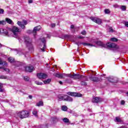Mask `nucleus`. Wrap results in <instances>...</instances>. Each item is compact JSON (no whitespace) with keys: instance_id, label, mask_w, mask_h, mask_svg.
Returning <instances> with one entry per match:
<instances>
[{"instance_id":"2f4dec72","label":"nucleus","mask_w":128,"mask_h":128,"mask_svg":"<svg viewBox=\"0 0 128 128\" xmlns=\"http://www.w3.org/2000/svg\"><path fill=\"white\" fill-rule=\"evenodd\" d=\"M8 78V77L4 75L0 76V79L1 80H6Z\"/></svg>"},{"instance_id":"6ab92c4d","label":"nucleus","mask_w":128,"mask_h":128,"mask_svg":"<svg viewBox=\"0 0 128 128\" xmlns=\"http://www.w3.org/2000/svg\"><path fill=\"white\" fill-rule=\"evenodd\" d=\"M2 33L4 34L5 36H8L9 38H10V36H12V34H10V32H8L6 30L3 29Z\"/></svg>"},{"instance_id":"4c0bfd02","label":"nucleus","mask_w":128,"mask_h":128,"mask_svg":"<svg viewBox=\"0 0 128 128\" xmlns=\"http://www.w3.org/2000/svg\"><path fill=\"white\" fill-rule=\"evenodd\" d=\"M34 82L36 84H38V86H42V82H40L38 81H35Z\"/></svg>"},{"instance_id":"393cba45","label":"nucleus","mask_w":128,"mask_h":128,"mask_svg":"<svg viewBox=\"0 0 128 128\" xmlns=\"http://www.w3.org/2000/svg\"><path fill=\"white\" fill-rule=\"evenodd\" d=\"M6 20L8 24H12V20L10 18H6Z\"/></svg>"},{"instance_id":"9b49d317","label":"nucleus","mask_w":128,"mask_h":128,"mask_svg":"<svg viewBox=\"0 0 128 128\" xmlns=\"http://www.w3.org/2000/svg\"><path fill=\"white\" fill-rule=\"evenodd\" d=\"M8 61H9V62L11 63L14 62V66H20V63L18 62H15L14 58L12 57L8 58Z\"/></svg>"},{"instance_id":"f3484780","label":"nucleus","mask_w":128,"mask_h":128,"mask_svg":"<svg viewBox=\"0 0 128 128\" xmlns=\"http://www.w3.org/2000/svg\"><path fill=\"white\" fill-rule=\"evenodd\" d=\"M84 77V76L80 75V74H73V78L74 80H81Z\"/></svg>"},{"instance_id":"f257e3e1","label":"nucleus","mask_w":128,"mask_h":128,"mask_svg":"<svg viewBox=\"0 0 128 128\" xmlns=\"http://www.w3.org/2000/svg\"><path fill=\"white\" fill-rule=\"evenodd\" d=\"M95 44L101 48H113L114 52H120V46L115 43L108 42L106 44L102 43L100 41H96Z\"/></svg>"},{"instance_id":"4d7b16f0","label":"nucleus","mask_w":128,"mask_h":128,"mask_svg":"<svg viewBox=\"0 0 128 128\" xmlns=\"http://www.w3.org/2000/svg\"><path fill=\"white\" fill-rule=\"evenodd\" d=\"M46 38H50V34H47V36Z\"/></svg>"},{"instance_id":"de8ad7c7","label":"nucleus","mask_w":128,"mask_h":128,"mask_svg":"<svg viewBox=\"0 0 128 128\" xmlns=\"http://www.w3.org/2000/svg\"><path fill=\"white\" fill-rule=\"evenodd\" d=\"M0 64H2V66H4V64H6L2 62V59L0 58Z\"/></svg>"},{"instance_id":"79ce46f5","label":"nucleus","mask_w":128,"mask_h":128,"mask_svg":"<svg viewBox=\"0 0 128 128\" xmlns=\"http://www.w3.org/2000/svg\"><path fill=\"white\" fill-rule=\"evenodd\" d=\"M3 70L6 72H10V69L8 68H3Z\"/></svg>"},{"instance_id":"c85d7f7f","label":"nucleus","mask_w":128,"mask_h":128,"mask_svg":"<svg viewBox=\"0 0 128 128\" xmlns=\"http://www.w3.org/2000/svg\"><path fill=\"white\" fill-rule=\"evenodd\" d=\"M110 40L111 42H118V40L116 38H112L110 39Z\"/></svg>"},{"instance_id":"e433bc0d","label":"nucleus","mask_w":128,"mask_h":128,"mask_svg":"<svg viewBox=\"0 0 128 128\" xmlns=\"http://www.w3.org/2000/svg\"><path fill=\"white\" fill-rule=\"evenodd\" d=\"M24 80H25L26 82H28V80H30V78L28 76H25L24 77Z\"/></svg>"},{"instance_id":"13d9d810","label":"nucleus","mask_w":128,"mask_h":128,"mask_svg":"<svg viewBox=\"0 0 128 128\" xmlns=\"http://www.w3.org/2000/svg\"><path fill=\"white\" fill-rule=\"evenodd\" d=\"M59 84H62V81H60L59 82Z\"/></svg>"},{"instance_id":"09e8293b","label":"nucleus","mask_w":128,"mask_h":128,"mask_svg":"<svg viewBox=\"0 0 128 128\" xmlns=\"http://www.w3.org/2000/svg\"><path fill=\"white\" fill-rule=\"evenodd\" d=\"M110 32H114V29L112 28H110L109 29Z\"/></svg>"},{"instance_id":"864d4df0","label":"nucleus","mask_w":128,"mask_h":128,"mask_svg":"<svg viewBox=\"0 0 128 128\" xmlns=\"http://www.w3.org/2000/svg\"><path fill=\"white\" fill-rule=\"evenodd\" d=\"M28 98H30V100H32V95H29V96H28Z\"/></svg>"},{"instance_id":"20e7f679","label":"nucleus","mask_w":128,"mask_h":128,"mask_svg":"<svg viewBox=\"0 0 128 128\" xmlns=\"http://www.w3.org/2000/svg\"><path fill=\"white\" fill-rule=\"evenodd\" d=\"M54 76L56 78H64V76H67L68 78H74V74H58L55 73L54 74Z\"/></svg>"},{"instance_id":"a18cd8bd","label":"nucleus","mask_w":128,"mask_h":128,"mask_svg":"<svg viewBox=\"0 0 128 128\" xmlns=\"http://www.w3.org/2000/svg\"><path fill=\"white\" fill-rule=\"evenodd\" d=\"M4 12V9L0 8V14H3Z\"/></svg>"},{"instance_id":"ea45409f","label":"nucleus","mask_w":128,"mask_h":128,"mask_svg":"<svg viewBox=\"0 0 128 128\" xmlns=\"http://www.w3.org/2000/svg\"><path fill=\"white\" fill-rule=\"evenodd\" d=\"M70 38V36L68 34H64L63 36V38Z\"/></svg>"},{"instance_id":"2eb2a0df","label":"nucleus","mask_w":128,"mask_h":128,"mask_svg":"<svg viewBox=\"0 0 128 128\" xmlns=\"http://www.w3.org/2000/svg\"><path fill=\"white\" fill-rule=\"evenodd\" d=\"M42 28V26H38L34 28L32 30V34L34 36H36V32H38Z\"/></svg>"},{"instance_id":"aec40b11","label":"nucleus","mask_w":128,"mask_h":128,"mask_svg":"<svg viewBox=\"0 0 128 128\" xmlns=\"http://www.w3.org/2000/svg\"><path fill=\"white\" fill-rule=\"evenodd\" d=\"M80 44H82L83 46H94V45H93L92 44H90V43H86V42H80Z\"/></svg>"},{"instance_id":"0e129e2a","label":"nucleus","mask_w":128,"mask_h":128,"mask_svg":"<svg viewBox=\"0 0 128 128\" xmlns=\"http://www.w3.org/2000/svg\"><path fill=\"white\" fill-rule=\"evenodd\" d=\"M75 116H78V115L76 116V115H75Z\"/></svg>"},{"instance_id":"5fc2aeb1","label":"nucleus","mask_w":128,"mask_h":128,"mask_svg":"<svg viewBox=\"0 0 128 128\" xmlns=\"http://www.w3.org/2000/svg\"><path fill=\"white\" fill-rule=\"evenodd\" d=\"M28 3L29 4H32V0H28Z\"/></svg>"},{"instance_id":"0eeeda50","label":"nucleus","mask_w":128,"mask_h":128,"mask_svg":"<svg viewBox=\"0 0 128 128\" xmlns=\"http://www.w3.org/2000/svg\"><path fill=\"white\" fill-rule=\"evenodd\" d=\"M88 76H83L82 78L80 79V85L81 86H88V83L86 82H88Z\"/></svg>"},{"instance_id":"b1692460","label":"nucleus","mask_w":128,"mask_h":128,"mask_svg":"<svg viewBox=\"0 0 128 128\" xmlns=\"http://www.w3.org/2000/svg\"><path fill=\"white\" fill-rule=\"evenodd\" d=\"M114 122H122V119H120V117L118 116H116V117L115 120H114Z\"/></svg>"},{"instance_id":"a878e982","label":"nucleus","mask_w":128,"mask_h":128,"mask_svg":"<svg viewBox=\"0 0 128 128\" xmlns=\"http://www.w3.org/2000/svg\"><path fill=\"white\" fill-rule=\"evenodd\" d=\"M37 106H44V102L42 101H40L36 103Z\"/></svg>"},{"instance_id":"69168bd1","label":"nucleus","mask_w":128,"mask_h":128,"mask_svg":"<svg viewBox=\"0 0 128 128\" xmlns=\"http://www.w3.org/2000/svg\"><path fill=\"white\" fill-rule=\"evenodd\" d=\"M128 96V92H127Z\"/></svg>"},{"instance_id":"cd10ccee","label":"nucleus","mask_w":128,"mask_h":128,"mask_svg":"<svg viewBox=\"0 0 128 128\" xmlns=\"http://www.w3.org/2000/svg\"><path fill=\"white\" fill-rule=\"evenodd\" d=\"M62 110H64V112H66V110H68V106H62Z\"/></svg>"},{"instance_id":"72a5a7b5","label":"nucleus","mask_w":128,"mask_h":128,"mask_svg":"<svg viewBox=\"0 0 128 128\" xmlns=\"http://www.w3.org/2000/svg\"><path fill=\"white\" fill-rule=\"evenodd\" d=\"M50 82H52V80L50 79H48L44 81V84H50Z\"/></svg>"},{"instance_id":"f704fd0d","label":"nucleus","mask_w":128,"mask_h":128,"mask_svg":"<svg viewBox=\"0 0 128 128\" xmlns=\"http://www.w3.org/2000/svg\"><path fill=\"white\" fill-rule=\"evenodd\" d=\"M14 50H15V52H16L17 54H19L22 52V50L20 49H17V48L14 49Z\"/></svg>"},{"instance_id":"052dcab7","label":"nucleus","mask_w":128,"mask_h":128,"mask_svg":"<svg viewBox=\"0 0 128 128\" xmlns=\"http://www.w3.org/2000/svg\"><path fill=\"white\" fill-rule=\"evenodd\" d=\"M78 38H84V36H80L78 37Z\"/></svg>"},{"instance_id":"1a4fd4ad","label":"nucleus","mask_w":128,"mask_h":128,"mask_svg":"<svg viewBox=\"0 0 128 128\" xmlns=\"http://www.w3.org/2000/svg\"><path fill=\"white\" fill-rule=\"evenodd\" d=\"M67 94L68 96H78V98H80L82 96V94L80 93L75 92H67Z\"/></svg>"},{"instance_id":"ddd939ff","label":"nucleus","mask_w":128,"mask_h":128,"mask_svg":"<svg viewBox=\"0 0 128 128\" xmlns=\"http://www.w3.org/2000/svg\"><path fill=\"white\" fill-rule=\"evenodd\" d=\"M37 77L38 78H40V79H42V78L44 79L48 78V75L44 73H38Z\"/></svg>"},{"instance_id":"f03ea898","label":"nucleus","mask_w":128,"mask_h":128,"mask_svg":"<svg viewBox=\"0 0 128 128\" xmlns=\"http://www.w3.org/2000/svg\"><path fill=\"white\" fill-rule=\"evenodd\" d=\"M24 42L29 52H34V46L32 44V38H30V37H26Z\"/></svg>"},{"instance_id":"c03bdc74","label":"nucleus","mask_w":128,"mask_h":128,"mask_svg":"<svg viewBox=\"0 0 128 128\" xmlns=\"http://www.w3.org/2000/svg\"><path fill=\"white\" fill-rule=\"evenodd\" d=\"M26 33L28 34H32V30H27Z\"/></svg>"},{"instance_id":"c9c22d12","label":"nucleus","mask_w":128,"mask_h":128,"mask_svg":"<svg viewBox=\"0 0 128 128\" xmlns=\"http://www.w3.org/2000/svg\"><path fill=\"white\" fill-rule=\"evenodd\" d=\"M2 84L0 83V92H3L4 90H2Z\"/></svg>"},{"instance_id":"37998d69","label":"nucleus","mask_w":128,"mask_h":128,"mask_svg":"<svg viewBox=\"0 0 128 128\" xmlns=\"http://www.w3.org/2000/svg\"><path fill=\"white\" fill-rule=\"evenodd\" d=\"M0 24H2V26H4V24H6V21L4 20L0 21Z\"/></svg>"},{"instance_id":"8fccbe9b","label":"nucleus","mask_w":128,"mask_h":128,"mask_svg":"<svg viewBox=\"0 0 128 128\" xmlns=\"http://www.w3.org/2000/svg\"><path fill=\"white\" fill-rule=\"evenodd\" d=\"M70 28L72 30H76V27H74V26L72 24L70 26Z\"/></svg>"},{"instance_id":"bf43d9fd","label":"nucleus","mask_w":128,"mask_h":128,"mask_svg":"<svg viewBox=\"0 0 128 128\" xmlns=\"http://www.w3.org/2000/svg\"><path fill=\"white\" fill-rule=\"evenodd\" d=\"M2 30H4V29L2 28V29H0V32H2Z\"/></svg>"},{"instance_id":"3c124183","label":"nucleus","mask_w":128,"mask_h":128,"mask_svg":"<svg viewBox=\"0 0 128 128\" xmlns=\"http://www.w3.org/2000/svg\"><path fill=\"white\" fill-rule=\"evenodd\" d=\"M124 25L126 26L128 28V22H124Z\"/></svg>"},{"instance_id":"680f3d73","label":"nucleus","mask_w":128,"mask_h":128,"mask_svg":"<svg viewBox=\"0 0 128 128\" xmlns=\"http://www.w3.org/2000/svg\"><path fill=\"white\" fill-rule=\"evenodd\" d=\"M0 69H2H2H3V70H4V67H0Z\"/></svg>"},{"instance_id":"5701e85b","label":"nucleus","mask_w":128,"mask_h":128,"mask_svg":"<svg viewBox=\"0 0 128 128\" xmlns=\"http://www.w3.org/2000/svg\"><path fill=\"white\" fill-rule=\"evenodd\" d=\"M64 82H65V84H72V80L70 78H66L64 80Z\"/></svg>"},{"instance_id":"774afa93","label":"nucleus","mask_w":128,"mask_h":128,"mask_svg":"<svg viewBox=\"0 0 128 128\" xmlns=\"http://www.w3.org/2000/svg\"><path fill=\"white\" fill-rule=\"evenodd\" d=\"M46 126H48V124H46Z\"/></svg>"},{"instance_id":"412c9836","label":"nucleus","mask_w":128,"mask_h":128,"mask_svg":"<svg viewBox=\"0 0 128 128\" xmlns=\"http://www.w3.org/2000/svg\"><path fill=\"white\" fill-rule=\"evenodd\" d=\"M100 102V98L98 97L93 98L92 100V102L98 103Z\"/></svg>"},{"instance_id":"58836bf2","label":"nucleus","mask_w":128,"mask_h":128,"mask_svg":"<svg viewBox=\"0 0 128 128\" xmlns=\"http://www.w3.org/2000/svg\"><path fill=\"white\" fill-rule=\"evenodd\" d=\"M104 12L105 14H110V10L108 9H106L104 10Z\"/></svg>"},{"instance_id":"39448f33","label":"nucleus","mask_w":128,"mask_h":128,"mask_svg":"<svg viewBox=\"0 0 128 128\" xmlns=\"http://www.w3.org/2000/svg\"><path fill=\"white\" fill-rule=\"evenodd\" d=\"M17 115L20 118H28L30 113L28 112V111H22L18 112Z\"/></svg>"},{"instance_id":"4be33fe9","label":"nucleus","mask_w":128,"mask_h":128,"mask_svg":"<svg viewBox=\"0 0 128 128\" xmlns=\"http://www.w3.org/2000/svg\"><path fill=\"white\" fill-rule=\"evenodd\" d=\"M51 120L54 124L55 122H57L58 121V118H57L56 116H54V117H52Z\"/></svg>"},{"instance_id":"49530a36","label":"nucleus","mask_w":128,"mask_h":128,"mask_svg":"<svg viewBox=\"0 0 128 128\" xmlns=\"http://www.w3.org/2000/svg\"><path fill=\"white\" fill-rule=\"evenodd\" d=\"M124 104H126V102H124V100H121L120 104L122 106H124Z\"/></svg>"},{"instance_id":"dca6fc26","label":"nucleus","mask_w":128,"mask_h":128,"mask_svg":"<svg viewBox=\"0 0 128 128\" xmlns=\"http://www.w3.org/2000/svg\"><path fill=\"white\" fill-rule=\"evenodd\" d=\"M25 70L26 72H34V68L32 66H26L25 68Z\"/></svg>"},{"instance_id":"603ef678","label":"nucleus","mask_w":128,"mask_h":128,"mask_svg":"<svg viewBox=\"0 0 128 128\" xmlns=\"http://www.w3.org/2000/svg\"><path fill=\"white\" fill-rule=\"evenodd\" d=\"M51 26L52 28H54L56 26V24H51Z\"/></svg>"},{"instance_id":"423d86ee","label":"nucleus","mask_w":128,"mask_h":128,"mask_svg":"<svg viewBox=\"0 0 128 128\" xmlns=\"http://www.w3.org/2000/svg\"><path fill=\"white\" fill-rule=\"evenodd\" d=\"M108 82H113L114 84H116L118 82V79L116 77H114V76H110L107 78Z\"/></svg>"},{"instance_id":"c756f323","label":"nucleus","mask_w":128,"mask_h":128,"mask_svg":"<svg viewBox=\"0 0 128 128\" xmlns=\"http://www.w3.org/2000/svg\"><path fill=\"white\" fill-rule=\"evenodd\" d=\"M120 8L124 12V10H126V7L125 6H121Z\"/></svg>"},{"instance_id":"6e6d98bb","label":"nucleus","mask_w":128,"mask_h":128,"mask_svg":"<svg viewBox=\"0 0 128 128\" xmlns=\"http://www.w3.org/2000/svg\"><path fill=\"white\" fill-rule=\"evenodd\" d=\"M114 8H118V5L115 4V5H114Z\"/></svg>"},{"instance_id":"6e6552de","label":"nucleus","mask_w":128,"mask_h":128,"mask_svg":"<svg viewBox=\"0 0 128 128\" xmlns=\"http://www.w3.org/2000/svg\"><path fill=\"white\" fill-rule=\"evenodd\" d=\"M18 26L22 28V30H26V26L28 24V22L26 20H24V24L20 21L17 22Z\"/></svg>"},{"instance_id":"bb28decb","label":"nucleus","mask_w":128,"mask_h":128,"mask_svg":"<svg viewBox=\"0 0 128 128\" xmlns=\"http://www.w3.org/2000/svg\"><path fill=\"white\" fill-rule=\"evenodd\" d=\"M32 114L35 116H38V110L36 109H34L32 111Z\"/></svg>"},{"instance_id":"473e14b6","label":"nucleus","mask_w":128,"mask_h":128,"mask_svg":"<svg viewBox=\"0 0 128 128\" xmlns=\"http://www.w3.org/2000/svg\"><path fill=\"white\" fill-rule=\"evenodd\" d=\"M58 98H59V100H64V96H58Z\"/></svg>"},{"instance_id":"338daca9","label":"nucleus","mask_w":128,"mask_h":128,"mask_svg":"<svg viewBox=\"0 0 128 128\" xmlns=\"http://www.w3.org/2000/svg\"><path fill=\"white\" fill-rule=\"evenodd\" d=\"M76 44H78V43H76Z\"/></svg>"},{"instance_id":"7c9ffc66","label":"nucleus","mask_w":128,"mask_h":128,"mask_svg":"<svg viewBox=\"0 0 128 128\" xmlns=\"http://www.w3.org/2000/svg\"><path fill=\"white\" fill-rule=\"evenodd\" d=\"M63 122L65 123H68L70 122V120H68V118H63Z\"/></svg>"},{"instance_id":"a211bd4d","label":"nucleus","mask_w":128,"mask_h":128,"mask_svg":"<svg viewBox=\"0 0 128 128\" xmlns=\"http://www.w3.org/2000/svg\"><path fill=\"white\" fill-rule=\"evenodd\" d=\"M73 99L72 98L68 96V95H64V101L66 102H72Z\"/></svg>"},{"instance_id":"4468645a","label":"nucleus","mask_w":128,"mask_h":128,"mask_svg":"<svg viewBox=\"0 0 128 128\" xmlns=\"http://www.w3.org/2000/svg\"><path fill=\"white\" fill-rule=\"evenodd\" d=\"M89 80H92V82H100V79L98 77H94L92 76H89Z\"/></svg>"},{"instance_id":"f8f14e48","label":"nucleus","mask_w":128,"mask_h":128,"mask_svg":"<svg viewBox=\"0 0 128 128\" xmlns=\"http://www.w3.org/2000/svg\"><path fill=\"white\" fill-rule=\"evenodd\" d=\"M41 42L44 44V46L42 48H41L40 50L42 52H46L45 50L46 48V38H42Z\"/></svg>"},{"instance_id":"e2e57ef3","label":"nucleus","mask_w":128,"mask_h":128,"mask_svg":"<svg viewBox=\"0 0 128 128\" xmlns=\"http://www.w3.org/2000/svg\"><path fill=\"white\" fill-rule=\"evenodd\" d=\"M2 48V44L0 43V48Z\"/></svg>"},{"instance_id":"9d476101","label":"nucleus","mask_w":128,"mask_h":128,"mask_svg":"<svg viewBox=\"0 0 128 128\" xmlns=\"http://www.w3.org/2000/svg\"><path fill=\"white\" fill-rule=\"evenodd\" d=\"M90 20H92V22H96V24H100L102 22L101 19L94 16H91L90 18Z\"/></svg>"},{"instance_id":"7ed1b4c3","label":"nucleus","mask_w":128,"mask_h":128,"mask_svg":"<svg viewBox=\"0 0 128 128\" xmlns=\"http://www.w3.org/2000/svg\"><path fill=\"white\" fill-rule=\"evenodd\" d=\"M10 30L12 32L14 38H18V33L20 32V31L18 27L14 26L10 29Z\"/></svg>"},{"instance_id":"a19ab883","label":"nucleus","mask_w":128,"mask_h":128,"mask_svg":"<svg viewBox=\"0 0 128 128\" xmlns=\"http://www.w3.org/2000/svg\"><path fill=\"white\" fill-rule=\"evenodd\" d=\"M81 34H82V36H86V30H84L83 31H82L81 32Z\"/></svg>"}]
</instances>
